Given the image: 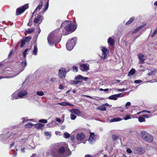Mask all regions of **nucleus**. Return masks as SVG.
I'll list each match as a JSON object with an SVG mask.
<instances>
[{"instance_id": "1", "label": "nucleus", "mask_w": 157, "mask_h": 157, "mask_svg": "<svg viewBox=\"0 0 157 157\" xmlns=\"http://www.w3.org/2000/svg\"><path fill=\"white\" fill-rule=\"evenodd\" d=\"M64 27L65 30H62L61 33L63 35H67L74 32L76 29L77 26L69 21H66L63 22L61 27Z\"/></svg>"}, {"instance_id": "2", "label": "nucleus", "mask_w": 157, "mask_h": 157, "mask_svg": "<svg viewBox=\"0 0 157 157\" xmlns=\"http://www.w3.org/2000/svg\"><path fill=\"white\" fill-rule=\"evenodd\" d=\"M63 35L62 33L58 32H54L51 33L48 35L47 39H61Z\"/></svg>"}, {"instance_id": "3", "label": "nucleus", "mask_w": 157, "mask_h": 157, "mask_svg": "<svg viewBox=\"0 0 157 157\" xmlns=\"http://www.w3.org/2000/svg\"><path fill=\"white\" fill-rule=\"evenodd\" d=\"M140 134L142 138L148 142H151L153 140L152 136L146 132H141Z\"/></svg>"}, {"instance_id": "4", "label": "nucleus", "mask_w": 157, "mask_h": 157, "mask_svg": "<svg viewBox=\"0 0 157 157\" xmlns=\"http://www.w3.org/2000/svg\"><path fill=\"white\" fill-rule=\"evenodd\" d=\"M29 7V4L27 3L24 6L17 8L16 10V15L18 16L23 13Z\"/></svg>"}, {"instance_id": "5", "label": "nucleus", "mask_w": 157, "mask_h": 157, "mask_svg": "<svg viewBox=\"0 0 157 157\" xmlns=\"http://www.w3.org/2000/svg\"><path fill=\"white\" fill-rule=\"evenodd\" d=\"M76 40H69L66 44V46L68 50H71L75 44Z\"/></svg>"}, {"instance_id": "6", "label": "nucleus", "mask_w": 157, "mask_h": 157, "mask_svg": "<svg viewBox=\"0 0 157 157\" xmlns=\"http://www.w3.org/2000/svg\"><path fill=\"white\" fill-rule=\"evenodd\" d=\"M67 72V69L62 68L59 70L58 75L61 78H65Z\"/></svg>"}, {"instance_id": "7", "label": "nucleus", "mask_w": 157, "mask_h": 157, "mask_svg": "<svg viewBox=\"0 0 157 157\" xmlns=\"http://www.w3.org/2000/svg\"><path fill=\"white\" fill-rule=\"evenodd\" d=\"M100 48L102 52L101 58L105 59L107 57V55L109 53V50L105 47H101Z\"/></svg>"}, {"instance_id": "8", "label": "nucleus", "mask_w": 157, "mask_h": 157, "mask_svg": "<svg viewBox=\"0 0 157 157\" xmlns=\"http://www.w3.org/2000/svg\"><path fill=\"white\" fill-rule=\"evenodd\" d=\"M57 151L56 149L54 148H52L50 150L49 153H47L48 155L49 154L52 157H60V155L57 153Z\"/></svg>"}, {"instance_id": "9", "label": "nucleus", "mask_w": 157, "mask_h": 157, "mask_svg": "<svg viewBox=\"0 0 157 157\" xmlns=\"http://www.w3.org/2000/svg\"><path fill=\"white\" fill-rule=\"evenodd\" d=\"M67 144H64V143H62L61 146L59 148L57 151L59 155H63L64 154L65 151V148L67 147Z\"/></svg>"}, {"instance_id": "10", "label": "nucleus", "mask_w": 157, "mask_h": 157, "mask_svg": "<svg viewBox=\"0 0 157 157\" xmlns=\"http://www.w3.org/2000/svg\"><path fill=\"white\" fill-rule=\"evenodd\" d=\"M80 67V70L82 71H87L90 70V65L88 63L81 64Z\"/></svg>"}, {"instance_id": "11", "label": "nucleus", "mask_w": 157, "mask_h": 157, "mask_svg": "<svg viewBox=\"0 0 157 157\" xmlns=\"http://www.w3.org/2000/svg\"><path fill=\"white\" fill-rule=\"evenodd\" d=\"M86 141V140L85 135L82 133L79 134V144L80 143L85 144Z\"/></svg>"}, {"instance_id": "12", "label": "nucleus", "mask_w": 157, "mask_h": 157, "mask_svg": "<svg viewBox=\"0 0 157 157\" xmlns=\"http://www.w3.org/2000/svg\"><path fill=\"white\" fill-rule=\"evenodd\" d=\"M138 56L139 59V63L141 64L144 63V61L145 59L144 55L141 53H140L138 54Z\"/></svg>"}, {"instance_id": "13", "label": "nucleus", "mask_w": 157, "mask_h": 157, "mask_svg": "<svg viewBox=\"0 0 157 157\" xmlns=\"http://www.w3.org/2000/svg\"><path fill=\"white\" fill-rule=\"evenodd\" d=\"M95 136L94 133L92 132L90 133L88 141L90 144L93 143L95 141Z\"/></svg>"}, {"instance_id": "14", "label": "nucleus", "mask_w": 157, "mask_h": 157, "mask_svg": "<svg viewBox=\"0 0 157 157\" xmlns=\"http://www.w3.org/2000/svg\"><path fill=\"white\" fill-rule=\"evenodd\" d=\"M41 15H38L33 20V21L34 23L35 24H36L37 23H38V24H40L42 21V20L41 19Z\"/></svg>"}, {"instance_id": "15", "label": "nucleus", "mask_w": 157, "mask_h": 157, "mask_svg": "<svg viewBox=\"0 0 157 157\" xmlns=\"http://www.w3.org/2000/svg\"><path fill=\"white\" fill-rule=\"evenodd\" d=\"M121 93H119L117 94L112 95L109 97V98L110 100H116L118 98L121 97Z\"/></svg>"}, {"instance_id": "16", "label": "nucleus", "mask_w": 157, "mask_h": 157, "mask_svg": "<svg viewBox=\"0 0 157 157\" xmlns=\"http://www.w3.org/2000/svg\"><path fill=\"white\" fill-rule=\"evenodd\" d=\"M60 40H48V43L50 45H53L56 42L59 43Z\"/></svg>"}, {"instance_id": "17", "label": "nucleus", "mask_w": 157, "mask_h": 157, "mask_svg": "<svg viewBox=\"0 0 157 157\" xmlns=\"http://www.w3.org/2000/svg\"><path fill=\"white\" fill-rule=\"evenodd\" d=\"M27 94V92L26 91H25L22 92H20L18 93V94L17 97L21 98H22L23 96L26 95Z\"/></svg>"}, {"instance_id": "18", "label": "nucleus", "mask_w": 157, "mask_h": 157, "mask_svg": "<svg viewBox=\"0 0 157 157\" xmlns=\"http://www.w3.org/2000/svg\"><path fill=\"white\" fill-rule=\"evenodd\" d=\"M75 79L76 80H71L70 82L71 84L75 85L77 84L78 83V75L75 77Z\"/></svg>"}, {"instance_id": "19", "label": "nucleus", "mask_w": 157, "mask_h": 157, "mask_svg": "<svg viewBox=\"0 0 157 157\" xmlns=\"http://www.w3.org/2000/svg\"><path fill=\"white\" fill-rule=\"evenodd\" d=\"M72 70L73 71L76 72L78 71V67L76 66H72V68L69 69H67V72H69Z\"/></svg>"}, {"instance_id": "20", "label": "nucleus", "mask_w": 157, "mask_h": 157, "mask_svg": "<svg viewBox=\"0 0 157 157\" xmlns=\"http://www.w3.org/2000/svg\"><path fill=\"white\" fill-rule=\"evenodd\" d=\"M59 105H61L62 106H67V105H69L71 106H73L74 105L69 103H68L67 102H63L61 103H59L58 104Z\"/></svg>"}, {"instance_id": "21", "label": "nucleus", "mask_w": 157, "mask_h": 157, "mask_svg": "<svg viewBox=\"0 0 157 157\" xmlns=\"http://www.w3.org/2000/svg\"><path fill=\"white\" fill-rule=\"evenodd\" d=\"M35 29L34 28L28 29V30H26L25 32V35H26L27 34H29L33 32L34 31Z\"/></svg>"}, {"instance_id": "22", "label": "nucleus", "mask_w": 157, "mask_h": 157, "mask_svg": "<svg viewBox=\"0 0 157 157\" xmlns=\"http://www.w3.org/2000/svg\"><path fill=\"white\" fill-rule=\"evenodd\" d=\"M156 69L155 68H152L150 71L147 74L148 75L151 76L152 75H154L156 73Z\"/></svg>"}, {"instance_id": "23", "label": "nucleus", "mask_w": 157, "mask_h": 157, "mask_svg": "<svg viewBox=\"0 0 157 157\" xmlns=\"http://www.w3.org/2000/svg\"><path fill=\"white\" fill-rule=\"evenodd\" d=\"M35 127L37 129H40L44 126V124L41 123H38L34 124Z\"/></svg>"}, {"instance_id": "24", "label": "nucleus", "mask_w": 157, "mask_h": 157, "mask_svg": "<svg viewBox=\"0 0 157 157\" xmlns=\"http://www.w3.org/2000/svg\"><path fill=\"white\" fill-rule=\"evenodd\" d=\"M33 126H34V124L32 123H29L25 125V127L26 128H30Z\"/></svg>"}, {"instance_id": "25", "label": "nucleus", "mask_w": 157, "mask_h": 157, "mask_svg": "<svg viewBox=\"0 0 157 157\" xmlns=\"http://www.w3.org/2000/svg\"><path fill=\"white\" fill-rule=\"evenodd\" d=\"M146 24L142 25L139 27H138L133 32V33H135L136 32H138L139 30L141 29L142 28H143L145 25Z\"/></svg>"}, {"instance_id": "26", "label": "nucleus", "mask_w": 157, "mask_h": 157, "mask_svg": "<svg viewBox=\"0 0 157 157\" xmlns=\"http://www.w3.org/2000/svg\"><path fill=\"white\" fill-rule=\"evenodd\" d=\"M69 111L71 113H74L76 114H78V109H70Z\"/></svg>"}, {"instance_id": "27", "label": "nucleus", "mask_w": 157, "mask_h": 157, "mask_svg": "<svg viewBox=\"0 0 157 157\" xmlns=\"http://www.w3.org/2000/svg\"><path fill=\"white\" fill-rule=\"evenodd\" d=\"M121 120L122 119L121 118L116 117L113 118L112 119L110 120V122H117L121 121Z\"/></svg>"}, {"instance_id": "28", "label": "nucleus", "mask_w": 157, "mask_h": 157, "mask_svg": "<svg viewBox=\"0 0 157 157\" xmlns=\"http://www.w3.org/2000/svg\"><path fill=\"white\" fill-rule=\"evenodd\" d=\"M30 40H22L21 41V47H22L25 44V42H29Z\"/></svg>"}, {"instance_id": "29", "label": "nucleus", "mask_w": 157, "mask_h": 157, "mask_svg": "<svg viewBox=\"0 0 157 157\" xmlns=\"http://www.w3.org/2000/svg\"><path fill=\"white\" fill-rule=\"evenodd\" d=\"M38 49L37 46L36 45H35L34 46V49L33 51V54H34L35 55H36L37 54Z\"/></svg>"}, {"instance_id": "30", "label": "nucleus", "mask_w": 157, "mask_h": 157, "mask_svg": "<svg viewBox=\"0 0 157 157\" xmlns=\"http://www.w3.org/2000/svg\"><path fill=\"white\" fill-rule=\"evenodd\" d=\"M98 109L102 111H104L106 110V107L105 106V105H102V106H99L98 108Z\"/></svg>"}, {"instance_id": "31", "label": "nucleus", "mask_w": 157, "mask_h": 157, "mask_svg": "<svg viewBox=\"0 0 157 157\" xmlns=\"http://www.w3.org/2000/svg\"><path fill=\"white\" fill-rule=\"evenodd\" d=\"M88 78L87 77H84L82 76L79 75V80H83L85 81H86L87 80Z\"/></svg>"}, {"instance_id": "32", "label": "nucleus", "mask_w": 157, "mask_h": 157, "mask_svg": "<svg viewBox=\"0 0 157 157\" xmlns=\"http://www.w3.org/2000/svg\"><path fill=\"white\" fill-rule=\"evenodd\" d=\"M134 19V17H131L130 19L125 23V25H126L130 24Z\"/></svg>"}, {"instance_id": "33", "label": "nucleus", "mask_w": 157, "mask_h": 157, "mask_svg": "<svg viewBox=\"0 0 157 157\" xmlns=\"http://www.w3.org/2000/svg\"><path fill=\"white\" fill-rule=\"evenodd\" d=\"M108 42L110 45L113 46L115 43L114 40H108Z\"/></svg>"}, {"instance_id": "34", "label": "nucleus", "mask_w": 157, "mask_h": 157, "mask_svg": "<svg viewBox=\"0 0 157 157\" xmlns=\"http://www.w3.org/2000/svg\"><path fill=\"white\" fill-rule=\"evenodd\" d=\"M135 72V70L134 68H132L131 70L129 71L128 74L129 75H133Z\"/></svg>"}, {"instance_id": "35", "label": "nucleus", "mask_w": 157, "mask_h": 157, "mask_svg": "<svg viewBox=\"0 0 157 157\" xmlns=\"http://www.w3.org/2000/svg\"><path fill=\"white\" fill-rule=\"evenodd\" d=\"M43 1H41L39 5L36 7L37 9H38L39 10H40L43 6Z\"/></svg>"}, {"instance_id": "36", "label": "nucleus", "mask_w": 157, "mask_h": 157, "mask_svg": "<svg viewBox=\"0 0 157 157\" xmlns=\"http://www.w3.org/2000/svg\"><path fill=\"white\" fill-rule=\"evenodd\" d=\"M138 151L139 152L140 154H142L145 152V150L143 148H139L138 149Z\"/></svg>"}, {"instance_id": "37", "label": "nucleus", "mask_w": 157, "mask_h": 157, "mask_svg": "<svg viewBox=\"0 0 157 157\" xmlns=\"http://www.w3.org/2000/svg\"><path fill=\"white\" fill-rule=\"evenodd\" d=\"M138 121L140 122H144L145 121V118L143 116L142 117H140L138 118Z\"/></svg>"}, {"instance_id": "38", "label": "nucleus", "mask_w": 157, "mask_h": 157, "mask_svg": "<svg viewBox=\"0 0 157 157\" xmlns=\"http://www.w3.org/2000/svg\"><path fill=\"white\" fill-rule=\"evenodd\" d=\"M78 131V130H75V131H73L72 132V133L73 134H75V133H76V139L78 140V132H77Z\"/></svg>"}, {"instance_id": "39", "label": "nucleus", "mask_w": 157, "mask_h": 157, "mask_svg": "<svg viewBox=\"0 0 157 157\" xmlns=\"http://www.w3.org/2000/svg\"><path fill=\"white\" fill-rule=\"evenodd\" d=\"M49 0H47V2L45 6V7L44 9V11H46L48 8L49 6Z\"/></svg>"}, {"instance_id": "40", "label": "nucleus", "mask_w": 157, "mask_h": 157, "mask_svg": "<svg viewBox=\"0 0 157 157\" xmlns=\"http://www.w3.org/2000/svg\"><path fill=\"white\" fill-rule=\"evenodd\" d=\"M29 51L28 48L26 49L24 52H23V55L24 58H25L26 57V54H27V52Z\"/></svg>"}, {"instance_id": "41", "label": "nucleus", "mask_w": 157, "mask_h": 157, "mask_svg": "<svg viewBox=\"0 0 157 157\" xmlns=\"http://www.w3.org/2000/svg\"><path fill=\"white\" fill-rule=\"evenodd\" d=\"M36 94L38 96H42L44 95V93L42 91H37L36 92Z\"/></svg>"}, {"instance_id": "42", "label": "nucleus", "mask_w": 157, "mask_h": 157, "mask_svg": "<svg viewBox=\"0 0 157 157\" xmlns=\"http://www.w3.org/2000/svg\"><path fill=\"white\" fill-rule=\"evenodd\" d=\"M39 122L42 123L44 124L46 123L47 122V121L44 119L40 120L39 121Z\"/></svg>"}, {"instance_id": "43", "label": "nucleus", "mask_w": 157, "mask_h": 157, "mask_svg": "<svg viewBox=\"0 0 157 157\" xmlns=\"http://www.w3.org/2000/svg\"><path fill=\"white\" fill-rule=\"evenodd\" d=\"M64 137L66 138H68L70 137V134L67 132H65L64 134Z\"/></svg>"}, {"instance_id": "44", "label": "nucleus", "mask_w": 157, "mask_h": 157, "mask_svg": "<svg viewBox=\"0 0 157 157\" xmlns=\"http://www.w3.org/2000/svg\"><path fill=\"white\" fill-rule=\"evenodd\" d=\"M21 64L23 67H25L27 65V63L25 60L21 62Z\"/></svg>"}, {"instance_id": "45", "label": "nucleus", "mask_w": 157, "mask_h": 157, "mask_svg": "<svg viewBox=\"0 0 157 157\" xmlns=\"http://www.w3.org/2000/svg\"><path fill=\"white\" fill-rule=\"evenodd\" d=\"M70 117L71 120H74L76 118V116L74 114L71 113V114Z\"/></svg>"}, {"instance_id": "46", "label": "nucleus", "mask_w": 157, "mask_h": 157, "mask_svg": "<svg viewBox=\"0 0 157 157\" xmlns=\"http://www.w3.org/2000/svg\"><path fill=\"white\" fill-rule=\"evenodd\" d=\"M112 137L113 139L115 140H117L118 139V136L115 135H113L112 136Z\"/></svg>"}, {"instance_id": "47", "label": "nucleus", "mask_w": 157, "mask_h": 157, "mask_svg": "<svg viewBox=\"0 0 157 157\" xmlns=\"http://www.w3.org/2000/svg\"><path fill=\"white\" fill-rule=\"evenodd\" d=\"M131 103L130 102H127L125 105V107H126V109H128V107L131 105Z\"/></svg>"}, {"instance_id": "48", "label": "nucleus", "mask_w": 157, "mask_h": 157, "mask_svg": "<svg viewBox=\"0 0 157 157\" xmlns=\"http://www.w3.org/2000/svg\"><path fill=\"white\" fill-rule=\"evenodd\" d=\"M130 119H131V117H130V116L128 115H127L126 117H124V120H127Z\"/></svg>"}, {"instance_id": "49", "label": "nucleus", "mask_w": 157, "mask_h": 157, "mask_svg": "<svg viewBox=\"0 0 157 157\" xmlns=\"http://www.w3.org/2000/svg\"><path fill=\"white\" fill-rule=\"evenodd\" d=\"M142 82V81L140 80H136L134 81V82L136 83H139Z\"/></svg>"}, {"instance_id": "50", "label": "nucleus", "mask_w": 157, "mask_h": 157, "mask_svg": "<svg viewBox=\"0 0 157 157\" xmlns=\"http://www.w3.org/2000/svg\"><path fill=\"white\" fill-rule=\"evenodd\" d=\"M32 37L31 36H27L23 38L22 39H31Z\"/></svg>"}, {"instance_id": "51", "label": "nucleus", "mask_w": 157, "mask_h": 157, "mask_svg": "<svg viewBox=\"0 0 157 157\" xmlns=\"http://www.w3.org/2000/svg\"><path fill=\"white\" fill-rule=\"evenodd\" d=\"M157 32H156L155 30H154L153 32V33H152V34L151 35V37H153L157 33Z\"/></svg>"}, {"instance_id": "52", "label": "nucleus", "mask_w": 157, "mask_h": 157, "mask_svg": "<svg viewBox=\"0 0 157 157\" xmlns=\"http://www.w3.org/2000/svg\"><path fill=\"white\" fill-rule=\"evenodd\" d=\"M50 81L52 82H56V78H52L50 79Z\"/></svg>"}, {"instance_id": "53", "label": "nucleus", "mask_w": 157, "mask_h": 157, "mask_svg": "<svg viewBox=\"0 0 157 157\" xmlns=\"http://www.w3.org/2000/svg\"><path fill=\"white\" fill-rule=\"evenodd\" d=\"M127 152L129 153H131L132 152V151L129 148H128L126 150Z\"/></svg>"}, {"instance_id": "54", "label": "nucleus", "mask_w": 157, "mask_h": 157, "mask_svg": "<svg viewBox=\"0 0 157 157\" xmlns=\"http://www.w3.org/2000/svg\"><path fill=\"white\" fill-rule=\"evenodd\" d=\"M59 89H63V85L62 84H60L59 86Z\"/></svg>"}, {"instance_id": "55", "label": "nucleus", "mask_w": 157, "mask_h": 157, "mask_svg": "<svg viewBox=\"0 0 157 157\" xmlns=\"http://www.w3.org/2000/svg\"><path fill=\"white\" fill-rule=\"evenodd\" d=\"M45 135L46 136H50V135H51V134H50V133L49 132H46L45 133Z\"/></svg>"}, {"instance_id": "56", "label": "nucleus", "mask_w": 157, "mask_h": 157, "mask_svg": "<svg viewBox=\"0 0 157 157\" xmlns=\"http://www.w3.org/2000/svg\"><path fill=\"white\" fill-rule=\"evenodd\" d=\"M144 117H146V118H148L149 117V116L148 114L144 115L143 116Z\"/></svg>"}, {"instance_id": "57", "label": "nucleus", "mask_w": 157, "mask_h": 157, "mask_svg": "<svg viewBox=\"0 0 157 157\" xmlns=\"http://www.w3.org/2000/svg\"><path fill=\"white\" fill-rule=\"evenodd\" d=\"M85 157H93L92 155H89V154H87L85 156Z\"/></svg>"}, {"instance_id": "58", "label": "nucleus", "mask_w": 157, "mask_h": 157, "mask_svg": "<svg viewBox=\"0 0 157 157\" xmlns=\"http://www.w3.org/2000/svg\"><path fill=\"white\" fill-rule=\"evenodd\" d=\"M14 144V142H13L12 143L10 144V148H11L12 146H13Z\"/></svg>"}, {"instance_id": "59", "label": "nucleus", "mask_w": 157, "mask_h": 157, "mask_svg": "<svg viewBox=\"0 0 157 157\" xmlns=\"http://www.w3.org/2000/svg\"><path fill=\"white\" fill-rule=\"evenodd\" d=\"M67 152H68V154L67 155H68L71 154V151L69 149L67 151Z\"/></svg>"}, {"instance_id": "60", "label": "nucleus", "mask_w": 157, "mask_h": 157, "mask_svg": "<svg viewBox=\"0 0 157 157\" xmlns=\"http://www.w3.org/2000/svg\"><path fill=\"white\" fill-rule=\"evenodd\" d=\"M13 53V50H11L9 55V56H12V53Z\"/></svg>"}, {"instance_id": "61", "label": "nucleus", "mask_w": 157, "mask_h": 157, "mask_svg": "<svg viewBox=\"0 0 157 157\" xmlns=\"http://www.w3.org/2000/svg\"><path fill=\"white\" fill-rule=\"evenodd\" d=\"M38 10V9H37V8H36L33 12V14H34L35 13H37Z\"/></svg>"}, {"instance_id": "62", "label": "nucleus", "mask_w": 157, "mask_h": 157, "mask_svg": "<svg viewBox=\"0 0 157 157\" xmlns=\"http://www.w3.org/2000/svg\"><path fill=\"white\" fill-rule=\"evenodd\" d=\"M32 22V20H31V19H30V20H29V23H28V25H29V26H30L32 25V24H30V23Z\"/></svg>"}, {"instance_id": "63", "label": "nucleus", "mask_w": 157, "mask_h": 157, "mask_svg": "<svg viewBox=\"0 0 157 157\" xmlns=\"http://www.w3.org/2000/svg\"><path fill=\"white\" fill-rule=\"evenodd\" d=\"M126 89H120V91L122 92L123 91H126Z\"/></svg>"}, {"instance_id": "64", "label": "nucleus", "mask_w": 157, "mask_h": 157, "mask_svg": "<svg viewBox=\"0 0 157 157\" xmlns=\"http://www.w3.org/2000/svg\"><path fill=\"white\" fill-rule=\"evenodd\" d=\"M36 155L35 154H33L31 156V157H36Z\"/></svg>"}]
</instances>
